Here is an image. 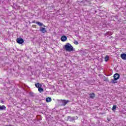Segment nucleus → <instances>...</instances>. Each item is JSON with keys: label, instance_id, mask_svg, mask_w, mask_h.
<instances>
[{"label": "nucleus", "instance_id": "obj_8", "mask_svg": "<svg viewBox=\"0 0 126 126\" xmlns=\"http://www.w3.org/2000/svg\"><path fill=\"white\" fill-rule=\"evenodd\" d=\"M114 78L117 80L119 79V78H120V74L118 73L115 74L114 75Z\"/></svg>", "mask_w": 126, "mask_h": 126}, {"label": "nucleus", "instance_id": "obj_13", "mask_svg": "<svg viewBox=\"0 0 126 126\" xmlns=\"http://www.w3.org/2000/svg\"><path fill=\"white\" fill-rule=\"evenodd\" d=\"M35 87H36V88H39L40 87V86H42V85L41 84H40V83H37L35 84Z\"/></svg>", "mask_w": 126, "mask_h": 126}, {"label": "nucleus", "instance_id": "obj_17", "mask_svg": "<svg viewBox=\"0 0 126 126\" xmlns=\"http://www.w3.org/2000/svg\"><path fill=\"white\" fill-rule=\"evenodd\" d=\"M105 62H108V61H109V56H106L105 58Z\"/></svg>", "mask_w": 126, "mask_h": 126}, {"label": "nucleus", "instance_id": "obj_10", "mask_svg": "<svg viewBox=\"0 0 126 126\" xmlns=\"http://www.w3.org/2000/svg\"><path fill=\"white\" fill-rule=\"evenodd\" d=\"M95 96H96V95L94 93H91L90 94V97L91 99H94V97H95Z\"/></svg>", "mask_w": 126, "mask_h": 126}, {"label": "nucleus", "instance_id": "obj_6", "mask_svg": "<svg viewBox=\"0 0 126 126\" xmlns=\"http://www.w3.org/2000/svg\"><path fill=\"white\" fill-rule=\"evenodd\" d=\"M121 58L122 59V60H126V54L123 53L121 55Z\"/></svg>", "mask_w": 126, "mask_h": 126}, {"label": "nucleus", "instance_id": "obj_11", "mask_svg": "<svg viewBox=\"0 0 126 126\" xmlns=\"http://www.w3.org/2000/svg\"><path fill=\"white\" fill-rule=\"evenodd\" d=\"M111 35H113V32H108L105 33V36H111Z\"/></svg>", "mask_w": 126, "mask_h": 126}, {"label": "nucleus", "instance_id": "obj_18", "mask_svg": "<svg viewBox=\"0 0 126 126\" xmlns=\"http://www.w3.org/2000/svg\"><path fill=\"white\" fill-rule=\"evenodd\" d=\"M117 109V105H113L112 107V111H116Z\"/></svg>", "mask_w": 126, "mask_h": 126}, {"label": "nucleus", "instance_id": "obj_9", "mask_svg": "<svg viewBox=\"0 0 126 126\" xmlns=\"http://www.w3.org/2000/svg\"><path fill=\"white\" fill-rule=\"evenodd\" d=\"M4 110H6V107L4 105H0V111H3Z\"/></svg>", "mask_w": 126, "mask_h": 126}, {"label": "nucleus", "instance_id": "obj_4", "mask_svg": "<svg viewBox=\"0 0 126 126\" xmlns=\"http://www.w3.org/2000/svg\"><path fill=\"white\" fill-rule=\"evenodd\" d=\"M75 120V117H68L67 121L69 122H73Z\"/></svg>", "mask_w": 126, "mask_h": 126}, {"label": "nucleus", "instance_id": "obj_20", "mask_svg": "<svg viewBox=\"0 0 126 126\" xmlns=\"http://www.w3.org/2000/svg\"><path fill=\"white\" fill-rule=\"evenodd\" d=\"M33 23H35V21H33Z\"/></svg>", "mask_w": 126, "mask_h": 126}, {"label": "nucleus", "instance_id": "obj_7", "mask_svg": "<svg viewBox=\"0 0 126 126\" xmlns=\"http://www.w3.org/2000/svg\"><path fill=\"white\" fill-rule=\"evenodd\" d=\"M40 32L42 33H46L47 30H46V28H40Z\"/></svg>", "mask_w": 126, "mask_h": 126}, {"label": "nucleus", "instance_id": "obj_5", "mask_svg": "<svg viewBox=\"0 0 126 126\" xmlns=\"http://www.w3.org/2000/svg\"><path fill=\"white\" fill-rule=\"evenodd\" d=\"M67 39V37H66V36L63 35L61 37V41H62V42H65V41H66Z\"/></svg>", "mask_w": 126, "mask_h": 126}, {"label": "nucleus", "instance_id": "obj_12", "mask_svg": "<svg viewBox=\"0 0 126 126\" xmlns=\"http://www.w3.org/2000/svg\"><path fill=\"white\" fill-rule=\"evenodd\" d=\"M117 80H118V79H115V78L114 79H112L111 82V83H113V84L117 83L118 82Z\"/></svg>", "mask_w": 126, "mask_h": 126}, {"label": "nucleus", "instance_id": "obj_2", "mask_svg": "<svg viewBox=\"0 0 126 126\" xmlns=\"http://www.w3.org/2000/svg\"><path fill=\"white\" fill-rule=\"evenodd\" d=\"M17 43H18V44H23V43H24V40H23V39L22 38H17Z\"/></svg>", "mask_w": 126, "mask_h": 126}, {"label": "nucleus", "instance_id": "obj_1", "mask_svg": "<svg viewBox=\"0 0 126 126\" xmlns=\"http://www.w3.org/2000/svg\"><path fill=\"white\" fill-rule=\"evenodd\" d=\"M64 49L66 52H72L73 51V47L71 46L70 43H67L64 45Z\"/></svg>", "mask_w": 126, "mask_h": 126}, {"label": "nucleus", "instance_id": "obj_16", "mask_svg": "<svg viewBox=\"0 0 126 126\" xmlns=\"http://www.w3.org/2000/svg\"><path fill=\"white\" fill-rule=\"evenodd\" d=\"M38 91L40 92V93H41V92H43L44 91V90L43 88L39 87L38 88Z\"/></svg>", "mask_w": 126, "mask_h": 126}, {"label": "nucleus", "instance_id": "obj_15", "mask_svg": "<svg viewBox=\"0 0 126 126\" xmlns=\"http://www.w3.org/2000/svg\"><path fill=\"white\" fill-rule=\"evenodd\" d=\"M36 24H38V25H39V26H43V24L40 22H36Z\"/></svg>", "mask_w": 126, "mask_h": 126}, {"label": "nucleus", "instance_id": "obj_3", "mask_svg": "<svg viewBox=\"0 0 126 126\" xmlns=\"http://www.w3.org/2000/svg\"><path fill=\"white\" fill-rule=\"evenodd\" d=\"M68 102H69L68 100H62V106H65Z\"/></svg>", "mask_w": 126, "mask_h": 126}, {"label": "nucleus", "instance_id": "obj_14", "mask_svg": "<svg viewBox=\"0 0 126 126\" xmlns=\"http://www.w3.org/2000/svg\"><path fill=\"white\" fill-rule=\"evenodd\" d=\"M46 102H51L52 101V98L51 97H47L46 99Z\"/></svg>", "mask_w": 126, "mask_h": 126}, {"label": "nucleus", "instance_id": "obj_19", "mask_svg": "<svg viewBox=\"0 0 126 126\" xmlns=\"http://www.w3.org/2000/svg\"><path fill=\"white\" fill-rule=\"evenodd\" d=\"M74 44H75V45H78V41L74 40Z\"/></svg>", "mask_w": 126, "mask_h": 126}]
</instances>
